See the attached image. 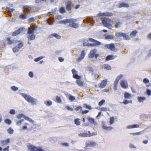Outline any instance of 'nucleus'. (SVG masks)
<instances>
[{"label":"nucleus","instance_id":"nucleus-1","mask_svg":"<svg viewBox=\"0 0 151 151\" xmlns=\"http://www.w3.org/2000/svg\"><path fill=\"white\" fill-rule=\"evenodd\" d=\"M101 19L102 21V23L104 27L109 29H111L112 28V25L109 23L111 22H113L111 19L106 17L101 18Z\"/></svg>","mask_w":151,"mask_h":151},{"label":"nucleus","instance_id":"nucleus-2","mask_svg":"<svg viewBox=\"0 0 151 151\" xmlns=\"http://www.w3.org/2000/svg\"><path fill=\"white\" fill-rule=\"evenodd\" d=\"M99 56V55L97 52V50L95 49L91 50L88 55V58L92 59V60H97Z\"/></svg>","mask_w":151,"mask_h":151},{"label":"nucleus","instance_id":"nucleus-3","mask_svg":"<svg viewBox=\"0 0 151 151\" xmlns=\"http://www.w3.org/2000/svg\"><path fill=\"white\" fill-rule=\"evenodd\" d=\"M23 97L29 103H30L33 105L36 104V99L27 95L22 94Z\"/></svg>","mask_w":151,"mask_h":151},{"label":"nucleus","instance_id":"nucleus-4","mask_svg":"<svg viewBox=\"0 0 151 151\" xmlns=\"http://www.w3.org/2000/svg\"><path fill=\"white\" fill-rule=\"evenodd\" d=\"M104 47L112 51L116 52L118 50L117 49L115 48V45L113 43L106 44Z\"/></svg>","mask_w":151,"mask_h":151},{"label":"nucleus","instance_id":"nucleus-5","mask_svg":"<svg viewBox=\"0 0 151 151\" xmlns=\"http://www.w3.org/2000/svg\"><path fill=\"white\" fill-rule=\"evenodd\" d=\"M123 77L122 75H120L119 76L116 78L114 81V91L117 90V88L119 80L121 79Z\"/></svg>","mask_w":151,"mask_h":151},{"label":"nucleus","instance_id":"nucleus-6","mask_svg":"<svg viewBox=\"0 0 151 151\" xmlns=\"http://www.w3.org/2000/svg\"><path fill=\"white\" fill-rule=\"evenodd\" d=\"M88 133H80L79 134V135L81 137H90L95 134L94 133H91L90 131L88 132Z\"/></svg>","mask_w":151,"mask_h":151},{"label":"nucleus","instance_id":"nucleus-7","mask_svg":"<svg viewBox=\"0 0 151 151\" xmlns=\"http://www.w3.org/2000/svg\"><path fill=\"white\" fill-rule=\"evenodd\" d=\"M24 29L23 27L19 28L17 30H15L12 33V35L13 36H15L19 34L23 31Z\"/></svg>","mask_w":151,"mask_h":151},{"label":"nucleus","instance_id":"nucleus-8","mask_svg":"<svg viewBox=\"0 0 151 151\" xmlns=\"http://www.w3.org/2000/svg\"><path fill=\"white\" fill-rule=\"evenodd\" d=\"M98 15L100 16L111 17L113 15V14L111 12H106L104 13H99L98 14Z\"/></svg>","mask_w":151,"mask_h":151},{"label":"nucleus","instance_id":"nucleus-9","mask_svg":"<svg viewBox=\"0 0 151 151\" xmlns=\"http://www.w3.org/2000/svg\"><path fill=\"white\" fill-rule=\"evenodd\" d=\"M72 3L70 1H68L66 4V8L67 11H70L72 9Z\"/></svg>","mask_w":151,"mask_h":151},{"label":"nucleus","instance_id":"nucleus-10","mask_svg":"<svg viewBox=\"0 0 151 151\" xmlns=\"http://www.w3.org/2000/svg\"><path fill=\"white\" fill-rule=\"evenodd\" d=\"M27 146L28 147L29 150L30 151H35L36 149H37V147L30 143H28L27 144Z\"/></svg>","mask_w":151,"mask_h":151},{"label":"nucleus","instance_id":"nucleus-11","mask_svg":"<svg viewBox=\"0 0 151 151\" xmlns=\"http://www.w3.org/2000/svg\"><path fill=\"white\" fill-rule=\"evenodd\" d=\"M85 55L86 53L85 52V51L84 50L82 51L80 57L77 59V62H80L84 58Z\"/></svg>","mask_w":151,"mask_h":151},{"label":"nucleus","instance_id":"nucleus-12","mask_svg":"<svg viewBox=\"0 0 151 151\" xmlns=\"http://www.w3.org/2000/svg\"><path fill=\"white\" fill-rule=\"evenodd\" d=\"M24 11L26 12H29L32 10V7L30 6H23Z\"/></svg>","mask_w":151,"mask_h":151},{"label":"nucleus","instance_id":"nucleus-13","mask_svg":"<svg viewBox=\"0 0 151 151\" xmlns=\"http://www.w3.org/2000/svg\"><path fill=\"white\" fill-rule=\"evenodd\" d=\"M74 21V19H66L63 20L61 21L60 22V24H66L68 23H71Z\"/></svg>","mask_w":151,"mask_h":151},{"label":"nucleus","instance_id":"nucleus-14","mask_svg":"<svg viewBox=\"0 0 151 151\" xmlns=\"http://www.w3.org/2000/svg\"><path fill=\"white\" fill-rule=\"evenodd\" d=\"M76 20L74 19V21L71 23L69 24V26L70 27H72L75 28H77L78 27V24L77 23L74 22Z\"/></svg>","mask_w":151,"mask_h":151},{"label":"nucleus","instance_id":"nucleus-15","mask_svg":"<svg viewBox=\"0 0 151 151\" xmlns=\"http://www.w3.org/2000/svg\"><path fill=\"white\" fill-rule=\"evenodd\" d=\"M121 86L122 87L124 88H126L128 87L127 82L124 81H122L121 83Z\"/></svg>","mask_w":151,"mask_h":151},{"label":"nucleus","instance_id":"nucleus-16","mask_svg":"<svg viewBox=\"0 0 151 151\" xmlns=\"http://www.w3.org/2000/svg\"><path fill=\"white\" fill-rule=\"evenodd\" d=\"M10 142V139L8 138L6 139L2 140L1 141V145L2 146H6Z\"/></svg>","mask_w":151,"mask_h":151},{"label":"nucleus","instance_id":"nucleus-17","mask_svg":"<svg viewBox=\"0 0 151 151\" xmlns=\"http://www.w3.org/2000/svg\"><path fill=\"white\" fill-rule=\"evenodd\" d=\"M107 80H102L100 84L99 85V87L100 88H104L107 83Z\"/></svg>","mask_w":151,"mask_h":151},{"label":"nucleus","instance_id":"nucleus-18","mask_svg":"<svg viewBox=\"0 0 151 151\" xmlns=\"http://www.w3.org/2000/svg\"><path fill=\"white\" fill-rule=\"evenodd\" d=\"M54 37H55L58 39H60L61 38V36L57 33L52 34L50 35L49 36V38H53Z\"/></svg>","mask_w":151,"mask_h":151},{"label":"nucleus","instance_id":"nucleus-19","mask_svg":"<svg viewBox=\"0 0 151 151\" xmlns=\"http://www.w3.org/2000/svg\"><path fill=\"white\" fill-rule=\"evenodd\" d=\"M117 57V56H114L112 55H109L106 57L105 60L106 61L112 60L114 59Z\"/></svg>","mask_w":151,"mask_h":151},{"label":"nucleus","instance_id":"nucleus-20","mask_svg":"<svg viewBox=\"0 0 151 151\" xmlns=\"http://www.w3.org/2000/svg\"><path fill=\"white\" fill-rule=\"evenodd\" d=\"M139 125L138 124L129 125L127 127V128L128 129H132L134 128H139Z\"/></svg>","mask_w":151,"mask_h":151},{"label":"nucleus","instance_id":"nucleus-21","mask_svg":"<svg viewBox=\"0 0 151 151\" xmlns=\"http://www.w3.org/2000/svg\"><path fill=\"white\" fill-rule=\"evenodd\" d=\"M88 40L90 41L93 42H94L93 43L96 44L97 45H100L101 44L100 42L92 38H89Z\"/></svg>","mask_w":151,"mask_h":151},{"label":"nucleus","instance_id":"nucleus-22","mask_svg":"<svg viewBox=\"0 0 151 151\" xmlns=\"http://www.w3.org/2000/svg\"><path fill=\"white\" fill-rule=\"evenodd\" d=\"M132 95L131 94L127 92L125 93L124 94V97L125 99H129L131 98Z\"/></svg>","mask_w":151,"mask_h":151},{"label":"nucleus","instance_id":"nucleus-23","mask_svg":"<svg viewBox=\"0 0 151 151\" xmlns=\"http://www.w3.org/2000/svg\"><path fill=\"white\" fill-rule=\"evenodd\" d=\"M137 99L139 102H143L144 101L146 100V98L145 97H141L138 96L137 97Z\"/></svg>","mask_w":151,"mask_h":151},{"label":"nucleus","instance_id":"nucleus-24","mask_svg":"<svg viewBox=\"0 0 151 151\" xmlns=\"http://www.w3.org/2000/svg\"><path fill=\"white\" fill-rule=\"evenodd\" d=\"M103 127L104 129L106 130H111L113 129V127L111 126H106L104 125L103 126Z\"/></svg>","mask_w":151,"mask_h":151},{"label":"nucleus","instance_id":"nucleus-25","mask_svg":"<svg viewBox=\"0 0 151 151\" xmlns=\"http://www.w3.org/2000/svg\"><path fill=\"white\" fill-rule=\"evenodd\" d=\"M119 7H125L128 8L129 6V5L128 4L125 3H121L119 5Z\"/></svg>","mask_w":151,"mask_h":151},{"label":"nucleus","instance_id":"nucleus-26","mask_svg":"<svg viewBox=\"0 0 151 151\" xmlns=\"http://www.w3.org/2000/svg\"><path fill=\"white\" fill-rule=\"evenodd\" d=\"M76 83L80 86H83V82L79 79L77 80Z\"/></svg>","mask_w":151,"mask_h":151},{"label":"nucleus","instance_id":"nucleus-27","mask_svg":"<svg viewBox=\"0 0 151 151\" xmlns=\"http://www.w3.org/2000/svg\"><path fill=\"white\" fill-rule=\"evenodd\" d=\"M137 33V31L136 30H135L132 32L130 34L131 37H135Z\"/></svg>","mask_w":151,"mask_h":151},{"label":"nucleus","instance_id":"nucleus-28","mask_svg":"<svg viewBox=\"0 0 151 151\" xmlns=\"http://www.w3.org/2000/svg\"><path fill=\"white\" fill-rule=\"evenodd\" d=\"M96 145V142H90L89 143L86 144V146L87 147L93 146Z\"/></svg>","mask_w":151,"mask_h":151},{"label":"nucleus","instance_id":"nucleus-29","mask_svg":"<svg viewBox=\"0 0 151 151\" xmlns=\"http://www.w3.org/2000/svg\"><path fill=\"white\" fill-rule=\"evenodd\" d=\"M27 37L28 40H31L35 39V35H29L27 36Z\"/></svg>","mask_w":151,"mask_h":151},{"label":"nucleus","instance_id":"nucleus-30","mask_svg":"<svg viewBox=\"0 0 151 151\" xmlns=\"http://www.w3.org/2000/svg\"><path fill=\"white\" fill-rule=\"evenodd\" d=\"M34 29H31L30 27H29L27 33L28 34H32L34 33Z\"/></svg>","mask_w":151,"mask_h":151},{"label":"nucleus","instance_id":"nucleus-31","mask_svg":"<svg viewBox=\"0 0 151 151\" xmlns=\"http://www.w3.org/2000/svg\"><path fill=\"white\" fill-rule=\"evenodd\" d=\"M6 40L7 41V43L9 45H12L14 42L13 40H11L10 37H7L6 39Z\"/></svg>","mask_w":151,"mask_h":151},{"label":"nucleus","instance_id":"nucleus-32","mask_svg":"<svg viewBox=\"0 0 151 151\" xmlns=\"http://www.w3.org/2000/svg\"><path fill=\"white\" fill-rule=\"evenodd\" d=\"M59 12L61 14H64L65 12L66 11L64 7H62L60 8Z\"/></svg>","mask_w":151,"mask_h":151},{"label":"nucleus","instance_id":"nucleus-33","mask_svg":"<svg viewBox=\"0 0 151 151\" xmlns=\"http://www.w3.org/2000/svg\"><path fill=\"white\" fill-rule=\"evenodd\" d=\"M45 104H46V105L47 106H51L52 104V102L50 101H46L45 102Z\"/></svg>","mask_w":151,"mask_h":151},{"label":"nucleus","instance_id":"nucleus-34","mask_svg":"<svg viewBox=\"0 0 151 151\" xmlns=\"http://www.w3.org/2000/svg\"><path fill=\"white\" fill-rule=\"evenodd\" d=\"M104 68L107 70H110L111 69V67L109 65L107 64L104 65Z\"/></svg>","mask_w":151,"mask_h":151},{"label":"nucleus","instance_id":"nucleus-35","mask_svg":"<svg viewBox=\"0 0 151 151\" xmlns=\"http://www.w3.org/2000/svg\"><path fill=\"white\" fill-rule=\"evenodd\" d=\"M124 34V33L122 32L117 33H116L115 35L117 37H123Z\"/></svg>","mask_w":151,"mask_h":151},{"label":"nucleus","instance_id":"nucleus-36","mask_svg":"<svg viewBox=\"0 0 151 151\" xmlns=\"http://www.w3.org/2000/svg\"><path fill=\"white\" fill-rule=\"evenodd\" d=\"M123 38L125 40H130V38L129 37L128 35L127 34L124 33L123 37Z\"/></svg>","mask_w":151,"mask_h":151},{"label":"nucleus","instance_id":"nucleus-37","mask_svg":"<svg viewBox=\"0 0 151 151\" xmlns=\"http://www.w3.org/2000/svg\"><path fill=\"white\" fill-rule=\"evenodd\" d=\"M20 48L17 45L14 47L13 49V51L14 52H18Z\"/></svg>","mask_w":151,"mask_h":151},{"label":"nucleus","instance_id":"nucleus-38","mask_svg":"<svg viewBox=\"0 0 151 151\" xmlns=\"http://www.w3.org/2000/svg\"><path fill=\"white\" fill-rule=\"evenodd\" d=\"M7 131L10 134H12L14 133V130L11 127L9 128Z\"/></svg>","mask_w":151,"mask_h":151},{"label":"nucleus","instance_id":"nucleus-39","mask_svg":"<svg viewBox=\"0 0 151 151\" xmlns=\"http://www.w3.org/2000/svg\"><path fill=\"white\" fill-rule=\"evenodd\" d=\"M19 18L21 19H25L27 18L26 15L24 14H22L19 15Z\"/></svg>","mask_w":151,"mask_h":151},{"label":"nucleus","instance_id":"nucleus-40","mask_svg":"<svg viewBox=\"0 0 151 151\" xmlns=\"http://www.w3.org/2000/svg\"><path fill=\"white\" fill-rule=\"evenodd\" d=\"M69 99L71 101H72L76 99L75 97L70 95H69Z\"/></svg>","mask_w":151,"mask_h":151},{"label":"nucleus","instance_id":"nucleus-41","mask_svg":"<svg viewBox=\"0 0 151 151\" xmlns=\"http://www.w3.org/2000/svg\"><path fill=\"white\" fill-rule=\"evenodd\" d=\"M123 103L124 104L126 105L128 104L129 103H132V100L128 101L126 99L124 101Z\"/></svg>","mask_w":151,"mask_h":151},{"label":"nucleus","instance_id":"nucleus-42","mask_svg":"<svg viewBox=\"0 0 151 151\" xmlns=\"http://www.w3.org/2000/svg\"><path fill=\"white\" fill-rule=\"evenodd\" d=\"M80 119H77L75 120V123L77 125H79L81 124L80 122L79 121Z\"/></svg>","mask_w":151,"mask_h":151},{"label":"nucleus","instance_id":"nucleus-43","mask_svg":"<svg viewBox=\"0 0 151 151\" xmlns=\"http://www.w3.org/2000/svg\"><path fill=\"white\" fill-rule=\"evenodd\" d=\"M99 45H97L96 44H95V43H93H93H88L87 44V46H90V47H95V46Z\"/></svg>","mask_w":151,"mask_h":151},{"label":"nucleus","instance_id":"nucleus-44","mask_svg":"<svg viewBox=\"0 0 151 151\" xmlns=\"http://www.w3.org/2000/svg\"><path fill=\"white\" fill-rule=\"evenodd\" d=\"M114 118L113 117H111L110 118V120L109 123L110 125H111L114 122Z\"/></svg>","mask_w":151,"mask_h":151},{"label":"nucleus","instance_id":"nucleus-45","mask_svg":"<svg viewBox=\"0 0 151 151\" xmlns=\"http://www.w3.org/2000/svg\"><path fill=\"white\" fill-rule=\"evenodd\" d=\"M56 102H57L60 103L62 101L60 98L58 96H56Z\"/></svg>","mask_w":151,"mask_h":151},{"label":"nucleus","instance_id":"nucleus-46","mask_svg":"<svg viewBox=\"0 0 151 151\" xmlns=\"http://www.w3.org/2000/svg\"><path fill=\"white\" fill-rule=\"evenodd\" d=\"M5 122L7 124L10 125L11 123V121L9 119H6L5 120Z\"/></svg>","mask_w":151,"mask_h":151},{"label":"nucleus","instance_id":"nucleus-47","mask_svg":"<svg viewBox=\"0 0 151 151\" xmlns=\"http://www.w3.org/2000/svg\"><path fill=\"white\" fill-rule=\"evenodd\" d=\"M113 38V36L111 35H109L105 37V38L106 39H112Z\"/></svg>","mask_w":151,"mask_h":151},{"label":"nucleus","instance_id":"nucleus-48","mask_svg":"<svg viewBox=\"0 0 151 151\" xmlns=\"http://www.w3.org/2000/svg\"><path fill=\"white\" fill-rule=\"evenodd\" d=\"M121 24H122V23L120 22H117L116 23V24H115L116 27H120Z\"/></svg>","mask_w":151,"mask_h":151},{"label":"nucleus","instance_id":"nucleus-49","mask_svg":"<svg viewBox=\"0 0 151 151\" xmlns=\"http://www.w3.org/2000/svg\"><path fill=\"white\" fill-rule=\"evenodd\" d=\"M65 108L68 110L72 111H73V109L69 106H65Z\"/></svg>","mask_w":151,"mask_h":151},{"label":"nucleus","instance_id":"nucleus-50","mask_svg":"<svg viewBox=\"0 0 151 151\" xmlns=\"http://www.w3.org/2000/svg\"><path fill=\"white\" fill-rule=\"evenodd\" d=\"M73 77L74 78L77 79H79L81 78V77L76 74H74V75H73Z\"/></svg>","mask_w":151,"mask_h":151},{"label":"nucleus","instance_id":"nucleus-51","mask_svg":"<svg viewBox=\"0 0 151 151\" xmlns=\"http://www.w3.org/2000/svg\"><path fill=\"white\" fill-rule=\"evenodd\" d=\"M142 132H135V133H131V134H132L133 135H139L141 134Z\"/></svg>","mask_w":151,"mask_h":151},{"label":"nucleus","instance_id":"nucleus-52","mask_svg":"<svg viewBox=\"0 0 151 151\" xmlns=\"http://www.w3.org/2000/svg\"><path fill=\"white\" fill-rule=\"evenodd\" d=\"M11 88L12 90L14 91H17L18 89V88L15 86H12L11 87Z\"/></svg>","mask_w":151,"mask_h":151},{"label":"nucleus","instance_id":"nucleus-53","mask_svg":"<svg viewBox=\"0 0 151 151\" xmlns=\"http://www.w3.org/2000/svg\"><path fill=\"white\" fill-rule=\"evenodd\" d=\"M43 58V57H39L37 58H35L34 60V61L35 62H38L40 61V60L42 59Z\"/></svg>","mask_w":151,"mask_h":151},{"label":"nucleus","instance_id":"nucleus-54","mask_svg":"<svg viewBox=\"0 0 151 151\" xmlns=\"http://www.w3.org/2000/svg\"><path fill=\"white\" fill-rule=\"evenodd\" d=\"M105 102V100L104 99L101 100L99 103V106L102 105Z\"/></svg>","mask_w":151,"mask_h":151},{"label":"nucleus","instance_id":"nucleus-55","mask_svg":"<svg viewBox=\"0 0 151 151\" xmlns=\"http://www.w3.org/2000/svg\"><path fill=\"white\" fill-rule=\"evenodd\" d=\"M35 20L34 17H31L29 18L28 20V21L29 23L33 22Z\"/></svg>","mask_w":151,"mask_h":151},{"label":"nucleus","instance_id":"nucleus-56","mask_svg":"<svg viewBox=\"0 0 151 151\" xmlns=\"http://www.w3.org/2000/svg\"><path fill=\"white\" fill-rule=\"evenodd\" d=\"M35 151H45V150L42 149L41 147H37V149H36Z\"/></svg>","mask_w":151,"mask_h":151},{"label":"nucleus","instance_id":"nucleus-57","mask_svg":"<svg viewBox=\"0 0 151 151\" xmlns=\"http://www.w3.org/2000/svg\"><path fill=\"white\" fill-rule=\"evenodd\" d=\"M88 120L91 123H93L94 122V119L91 118L90 117L88 119Z\"/></svg>","mask_w":151,"mask_h":151},{"label":"nucleus","instance_id":"nucleus-58","mask_svg":"<svg viewBox=\"0 0 151 151\" xmlns=\"http://www.w3.org/2000/svg\"><path fill=\"white\" fill-rule=\"evenodd\" d=\"M9 113L11 114H15V110L11 109L9 111Z\"/></svg>","mask_w":151,"mask_h":151},{"label":"nucleus","instance_id":"nucleus-59","mask_svg":"<svg viewBox=\"0 0 151 151\" xmlns=\"http://www.w3.org/2000/svg\"><path fill=\"white\" fill-rule=\"evenodd\" d=\"M24 116V115L23 114H19L17 116V118L18 119H20L21 118H22Z\"/></svg>","mask_w":151,"mask_h":151},{"label":"nucleus","instance_id":"nucleus-60","mask_svg":"<svg viewBox=\"0 0 151 151\" xmlns=\"http://www.w3.org/2000/svg\"><path fill=\"white\" fill-rule=\"evenodd\" d=\"M88 70L91 72H93L94 70L93 68L91 66H89L88 67Z\"/></svg>","mask_w":151,"mask_h":151},{"label":"nucleus","instance_id":"nucleus-61","mask_svg":"<svg viewBox=\"0 0 151 151\" xmlns=\"http://www.w3.org/2000/svg\"><path fill=\"white\" fill-rule=\"evenodd\" d=\"M29 76L31 78L33 77L34 75L32 72L30 71L29 73Z\"/></svg>","mask_w":151,"mask_h":151},{"label":"nucleus","instance_id":"nucleus-62","mask_svg":"<svg viewBox=\"0 0 151 151\" xmlns=\"http://www.w3.org/2000/svg\"><path fill=\"white\" fill-rule=\"evenodd\" d=\"M147 94L148 95V96H150L151 95V91L149 89H147V90L146 91Z\"/></svg>","mask_w":151,"mask_h":151},{"label":"nucleus","instance_id":"nucleus-63","mask_svg":"<svg viewBox=\"0 0 151 151\" xmlns=\"http://www.w3.org/2000/svg\"><path fill=\"white\" fill-rule=\"evenodd\" d=\"M101 109L103 111H106L108 110V108L106 107H102Z\"/></svg>","mask_w":151,"mask_h":151},{"label":"nucleus","instance_id":"nucleus-64","mask_svg":"<svg viewBox=\"0 0 151 151\" xmlns=\"http://www.w3.org/2000/svg\"><path fill=\"white\" fill-rule=\"evenodd\" d=\"M143 82L145 84L149 82V80L146 78H145L143 80Z\"/></svg>","mask_w":151,"mask_h":151}]
</instances>
